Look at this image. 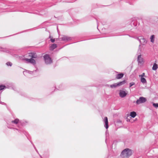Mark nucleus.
<instances>
[{"instance_id": "nucleus-7", "label": "nucleus", "mask_w": 158, "mask_h": 158, "mask_svg": "<svg viewBox=\"0 0 158 158\" xmlns=\"http://www.w3.org/2000/svg\"><path fill=\"white\" fill-rule=\"evenodd\" d=\"M127 94V93L126 91L123 90H120L119 91V96L121 98H123L126 96Z\"/></svg>"}, {"instance_id": "nucleus-5", "label": "nucleus", "mask_w": 158, "mask_h": 158, "mask_svg": "<svg viewBox=\"0 0 158 158\" xmlns=\"http://www.w3.org/2000/svg\"><path fill=\"white\" fill-rule=\"evenodd\" d=\"M147 101L146 98L143 97H140L136 102L137 104H139L145 102Z\"/></svg>"}, {"instance_id": "nucleus-12", "label": "nucleus", "mask_w": 158, "mask_h": 158, "mask_svg": "<svg viewBox=\"0 0 158 158\" xmlns=\"http://www.w3.org/2000/svg\"><path fill=\"white\" fill-rule=\"evenodd\" d=\"M124 76V74L121 73L117 74L116 75V78L118 79H120L122 78Z\"/></svg>"}, {"instance_id": "nucleus-11", "label": "nucleus", "mask_w": 158, "mask_h": 158, "mask_svg": "<svg viewBox=\"0 0 158 158\" xmlns=\"http://www.w3.org/2000/svg\"><path fill=\"white\" fill-rule=\"evenodd\" d=\"M138 61L139 63L140 64L143 63V59L141 57V55H139L138 57Z\"/></svg>"}, {"instance_id": "nucleus-25", "label": "nucleus", "mask_w": 158, "mask_h": 158, "mask_svg": "<svg viewBox=\"0 0 158 158\" xmlns=\"http://www.w3.org/2000/svg\"><path fill=\"white\" fill-rule=\"evenodd\" d=\"M128 117H129V116H127V122H130V120L128 118Z\"/></svg>"}, {"instance_id": "nucleus-14", "label": "nucleus", "mask_w": 158, "mask_h": 158, "mask_svg": "<svg viewBox=\"0 0 158 158\" xmlns=\"http://www.w3.org/2000/svg\"><path fill=\"white\" fill-rule=\"evenodd\" d=\"M136 112L133 111L131 112L130 116L132 118H134L136 116Z\"/></svg>"}, {"instance_id": "nucleus-2", "label": "nucleus", "mask_w": 158, "mask_h": 158, "mask_svg": "<svg viewBox=\"0 0 158 158\" xmlns=\"http://www.w3.org/2000/svg\"><path fill=\"white\" fill-rule=\"evenodd\" d=\"M132 153V152L131 149L126 148L121 153V156L123 157L127 158L131 155Z\"/></svg>"}, {"instance_id": "nucleus-26", "label": "nucleus", "mask_w": 158, "mask_h": 158, "mask_svg": "<svg viewBox=\"0 0 158 158\" xmlns=\"http://www.w3.org/2000/svg\"><path fill=\"white\" fill-rule=\"evenodd\" d=\"M1 48V49H4V48Z\"/></svg>"}, {"instance_id": "nucleus-21", "label": "nucleus", "mask_w": 158, "mask_h": 158, "mask_svg": "<svg viewBox=\"0 0 158 158\" xmlns=\"http://www.w3.org/2000/svg\"><path fill=\"white\" fill-rule=\"evenodd\" d=\"M139 77H145V73H143L141 75H139Z\"/></svg>"}, {"instance_id": "nucleus-4", "label": "nucleus", "mask_w": 158, "mask_h": 158, "mask_svg": "<svg viewBox=\"0 0 158 158\" xmlns=\"http://www.w3.org/2000/svg\"><path fill=\"white\" fill-rule=\"evenodd\" d=\"M44 57L45 62L46 64H49L52 62V60L51 58L49 57V55L48 54H45L44 56Z\"/></svg>"}, {"instance_id": "nucleus-27", "label": "nucleus", "mask_w": 158, "mask_h": 158, "mask_svg": "<svg viewBox=\"0 0 158 158\" xmlns=\"http://www.w3.org/2000/svg\"><path fill=\"white\" fill-rule=\"evenodd\" d=\"M49 38H51V36H49Z\"/></svg>"}, {"instance_id": "nucleus-13", "label": "nucleus", "mask_w": 158, "mask_h": 158, "mask_svg": "<svg viewBox=\"0 0 158 158\" xmlns=\"http://www.w3.org/2000/svg\"><path fill=\"white\" fill-rule=\"evenodd\" d=\"M158 68V65L156 63H155L152 67V69L153 70H156Z\"/></svg>"}, {"instance_id": "nucleus-16", "label": "nucleus", "mask_w": 158, "mask_h": 158, "mask_svg": "<svg viewBox=\"0 0 158 158\" xmlns=\"http://www.w3.org/2000/svg\"><path fill=\"white\" fill-rule=\"evenodd\" d=\"M154 39L155 35H151L150 37L151 42L153 43L154 41Z\"/></svg>"}, {"instance_id": "nucleus-22", "label": "nucleus", "mask_w": 158, "mask_h": 158, "mask_svg": "<svg viewBox=\"0 0 158 158\" xmlns=\"http://www.w3.org/2000/svg\"><path fill=\"white\" fill-rule=\"evenodd\" d=\"M135 84L134 82H131L130 83V87H131L132 86L134 85Z\"/></svg>"}, {"instance_id": "nucleus-24", "label": "nucleus", "mask_w": 158, "mask_h": 158, "mask_svg": "<svg viewBox=\"0 0 158 158\" xmlns=\"http://www.w3.org/2000/svg\"><path fill=\"white\" fill-rule=\"evenodd\" d=\"M50 40L52 43H54L55 41V39L51 38Z\"/></svg>"}, {"instance_id": "nucleus-20", "label": "nucleus", "mask_w": 158, "mask_h": 158, "mask_svg": "<svg viewBox=\"0 0 158 158\" xmlns=\"http://www.w3.org/2000/svg\"><path fill=\"white\" fill-rule=\"evenodd\" d=\"M6 64L7 66H11L12 65V63L10 62H7Z\"/></svg>"}, {"instance_id": "nucleus-3", "label": "nucleus", "mask_w": 158, "mask_h": 158, "mask_svg": "<svg viewBox=\"0 0 158 158\" xmlns=\"http://www.w3.org/2000/svg\"><path fill=\"white\" fill-rule=\"evenodd\" d=\"M126 82L125 80H123L122 81L119 82L117 83H114L110 85V86L112 88H115L118 86H119L125 84Z\"/></svg>"}, {"instance_id": "nucleus-8", "label": "nucleus", "mask_w": 158, "mask_h": 158, "mask_svg": "<svg viewBox=\"0 0 158 158\" xmlns=\"http://www.w3.org/2000/svg\"><path fill=\"white\" fill-rule=\"evenodd\" d=\"M24 60L27 61L28 62L30 63L33 64H36V62L35 60L31 58L29 59L26 58L24 59Z\"/></svg>"}, {"instance_id": "nucleus-23", "label": "nucleus", "mask_w": 158, "mask_h": 158, "mask_svg": "<svg viewBox=\"0 0 158 158\" xmlns=\"http://www.w3.org/2000/svg\"><path fill=\"white\" fill-rule=\"evenodd\" d=\"M153 105L155 107H158V103H153Z\"/></svg>"}, {"instance_id": "nucleus-18", "label": "nucleus", "mask_w": 158, "mask_h": 158, "mask_svg": "<svg viewBox=\"0 0 158 158\" xmlns=\"http://www.w3.org/2000/svg\"><path fill=\"white\" fill-rule=\"evenodd\" d=\"M19 121V119L18 118H16L14 120L12 121L11 122L12 123H14L15 124H17L18 123Z\"/></svg>"}, {"instance_id": "nucleus-10", "label": "nucleus", "mask_w": 158, "mask_h": 158, "mask_svg": "<svg viewBox=\"0 0 158 158\" xmlns=\"http://www.w3.org/2000/svg\"><path fill=\"white\" fill-rule=\"evenodd\" d=\"M104 122L105 124V127L106 129H107L108 128V118L107 117H105L104 119Z\"/></svg>"}, {"instance_id": "nucleus-1", "label": "nucleus", "mask_w": 158, "mask_h": 158, "mask_svg": "<svg viewBox=\"0 0 158 158\" xmlns=\"http://www.w3.org/2000/svg\"><path fill=\"white\" fill-rule=\"evenodd\" d=\"M136 39L139 40L140 44L139 45V48L142 49L144 48L143 47L147 43V40L143 36H139L136 37Z\"/></svg>"}, {"instance_id": "nucleus-17", "label": "nucleus", "mask_w": 158, "mask_h": 158, "mask_svg": "<svg viewBox=\"0 0 158 158\" xmlns=\"http://www.w3.org/2000/svg\"><path fill=\"white\" fill-rule=\"evenodd\" d=\"M50 47L51 48L54 49L57 47V45L56 44H54L51 45Z\"/></svg>"}, {"instance_id": "nucleus-19", "label": "nucleus", "mask_w": 158, "mask_h": 158, "mask_svg": "<svg viewBox=\"0 0 158 158\" xmlns=\"http://www.w3.org/2000/svg\"><path fill=\"white\" fill-rule=\"evenodd\" d=\"M6 86L4 85H0V90H1L4 89Z\"/></svg>"}, {"instance_id": "nucleus-9", "label": "nucleus", "mask_w": 158, "mask_h": 158, "mask_svg": "<svg viewBox=\"0 0 158 158\" xmlns=\"http://www.w3.org/2000/svg\"><path fill=\"white\" fill-rule=\"evenodd\" d=\"M29 56L31 58H36L37 56L35 53H29Z\"/></svg>"}, {"instance_id": "nucleus-6", "label": "nucleus", "mask_w": 158, "mask_h": 158, "mask_svg": "<svg viewBox=\"0 0 158 158\" xmlns=\"http://www.w3.org/2000/svg\"><path fill=\"white\" fill-rule=\"evenodd\" d=\"M72 39L71 37L65 35H62V37L59 39L61 40L65 41L70 40Z\"/></svg>"}, {"instance_id": "nucleus-15", "label": "nucleus", "mask_w": 158, "mask_h": 158, "mask_svg": "<svg viewBox=\"0 0 158 158\" xmlns=\"http://www.w3.org/2000/svg\"><path fill=\"white\" fill-rule=\"evenodd\" d=\"M141 81L143 83H146L147 81L146 79L143 77H140Z\"/></svg>"}]
</instances>
